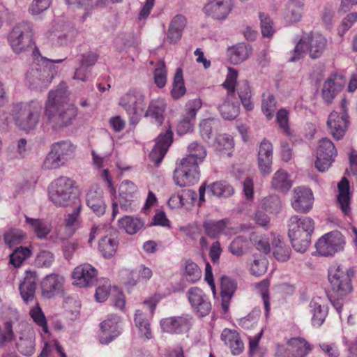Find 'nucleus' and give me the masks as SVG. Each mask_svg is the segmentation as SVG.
I'll use <instances>...</instances> for the list:
<instances>
[{
  "mask_svg": "<svg viewBox=\"0 0 357 357\" xmlns=\"http://www.w3.org/2000/svg\"><path fill=\"white\" fill-rule=\"evenodd\" d=\"M303 3L301 0H289L284 13L286 20L289 22H297L302 16Z\"/></svg>",
  "mask_w": 357,
  "mask_h": 357,
  "instance_id": "37998d69",
  "label": "nucleus"
},
{
  "mask_svg": "<svg viewBox=\"0 0 357 357\" xmlns=\"http://www.w3.org/2000/svg\"><path fill=\"white\" fill-rule=\"evenodd\" d=\"M97 275V269H74L73 284L81 288L90 287L96 281Z\"/></svg>",
  "mask_w": 357,
  "mask_h": 357,
  "instance_id": "c756f323",
  "label": "nucleus"
},
{
  "mask_svg": "<svg viewBox=\"0 0 357 357\" xmlns=\"http://www.w3.org/2000/svg\"><path fill=\"white\" fill-rule=\"evenodd\" d=\"M65 279L59 274H50L41 282L42 296L50 299L63 291Z\"/></svg>",
  "mask_w": 357,
  "mask_h": 357,
  "instance_id": "6ab92c4d",
  "label": "nucleus"
},
{
  "mask_svg": "<svg viewBox=\"0 0 357 357\" xmlns=\"http://www.w3.org/2000/svg\"><path fill=\"white\" fill-rule=\"evenodd\" d=\"M344 85L342 76L331 75L324 82L322 88V98L327 104H331L335 97L339 93Z\"/></svg>",
  "mask_w": 357,
  "mask_h": 357,
  "instance_id": "4be33fe9",
  "label": "nucleus"
},
{
  "mask_svg": "<svg viewBox=\"0 0 357 357\" xmlns=\"http://www.w3.org/2000/svg\"><path fill=\"white\" fill-rule=\"evenodd\" d=\"M328 132L337 140L343 138L348 128V115L347 112L338 113L333 111L326 122Z\"/></svg>",
  "mask_w": 357,
  "mask_h": 357,
  "instance_id": "dca6fc26",
  "label": "nucleus"
},
{
  "mask_svg": "<svg viewBox=\"0 0 357 357\" xmlns=\"http://www.w3.org/2000/svg\"><path fill=\"white\" fill-rule=\"evenodd\" d=\"M313 202V193L310 188L305 187L294 188L291 206L296 212L307 213L312 208Z\"/></svg>",
  "mask_w": 357,
  "mask_h": 357,
  "instance_id": "2eb2a0df",
  "label": "nucleus"
},
{
  "mask_svg": "<svg viewBox=\"0 0 357 357\" xmlns=\"http://www.w3.org/2000/svg\"><path fill=\"white\" fill-rule=\"evenodd\" d=\"M26 237V234L17 228H10L3 234L4 242L10 248H16Z\"/></svg>",
  "mask_w": 357,
  "mask_h": 357,
  "instance_id": "8fccbe9b",
  "label": "nucleus"
},
{
  "mask_svg": "<svg viewBox=\"0 0 357 357\" xmlns=\"http://www.w3.org/2000/svg\"><path fill=\"white\" fill-rule=\"evenodd\" d=\"M310 312L312 314V325L314 327L321 326L328 312V307L326 305L321 303V298H313L309 305Z\"/></svg>",
  "mask_w": 357,
  "mask_h": 357,
  "instance_id": "72a5a7b5",
  "label": "nucleus"
},
{
  "mask_svg": "<svg viewBox=\"0 0 357 357\" xmlns=\"http://www.w3.org/2000/svg\"><path fill=\"white\" fill-rule=\"evenodd\" d=\"M144 222L137 218L126 215L118 220L119 229L124 230L128 234L132 235L139 231Z\"/></svg>",
  "mask_w": 357,
  "mask_h": 357,
  "instance_id": "a18cd8bd",
  "label": "nucleus"
},
{
  "mask_svg": "<svg viewBox=\"0 0 357 357\" xmlns=\"http://www.w3.org/2000/svg\"><path fill=\"white\" fill-rule=\"evenodd\" d=\"M36 272L26 269L23 280L19 284L20 294L25 304H29L36 298Z\"/></svg>",
  "mask_w": 357,
  "mask_h": 357,
  "instance_id": "a211bd4d",
  "label": "nucleus"
},
{
  "mask_svg": "<svg viewBox=\"0 0 357 357\" xmlns=\"http://www.w3.org/2000/svg\"><path fill=\"white\" fill-rule=\"evenodd\" d=\"M237 285L236 280L229 276L222 275L220 278L221 306L225 313L229 311L230 301L237 289Z\"/></svg>",
  "mask_w": 357,
  "mask_h": 357,
  "instance_id": "393cba45",
  "label": "nucleus"
},
{
  "mask_svg": "<svg viewBox=\"0 0 357 357\" xmlns=\"http://www.w3.org/2000/svg\"><path fill=\"white\" fill-rule=\"evenodd\" d=\"M284 357H305L312 350V346L301 337H292L287 342Z\"/></svg>",
  "mask_w": 357,
  "mask_h": 357,
  "instance_id": "a878e982",
  "label": "nucleus"
},
{
  "mask_svg": "<svg viewBox=\"0 0 357 357\" xmlns=\"http://www.w3.org/2000/svg\"><path fill=\"white\" fill-rule=\"evenodd\" d=\"M64 60L65 59H49L40 56L38 63H33L31 68L27 71L26 77L30 84L36 87H46L57 74V69L53 64L60 63Z\"/></svg>",
  "mask_w": 357,
  "mask_h": 357,
  "instance_id": "39448f33",
  "label": "nucleus"
},
{
  "mask_svg": "<svg viewBox=\"0 0 357 357\" xmlns=\"http://www.w3.org/2000/svg\"><path fill=\"white\" fill-rule=\"evenodd\" d=\"M66 83H60L55 90L49 92L45 103V115L52 128L58 130L70 126L77 116V108L68 102Z\"/></svg>",
  "mask_w": 357,
  "mask_h": 357,
  "instance_id": "f257e3e1",
  "label": "nucleus"
},
{
  "mask_svg": "<svg viewBox=\"0 0 357 357\" xmlns=\"http://www.w3.org/2000/svg\"><path fill=\"white\" fill-rule=\"evenodd\" d=\"M166 109V103L163 98L152 100L144 113L146 117H150L151 121L161 126L164 121V113Z\"/></svg>",
  "mask_w": 357,
  "mask_h": 357,
  "instance_id": "473e14b6",
  "label": "nucleus"
},
{
  "mask_svg": "<svg viewBox=\"0 0 357 357\" xmlns=\"http://www.w3.org/2000/svg\"><path fill=\"white\" fill-rule=\"evenodd\" d=\"M52 0H33L29 11L31 15H36L46 10L50 6Z\"/></svg>",
  "mask_w": 357,
  "mask_h": 357,
  "instance_id": "774afa93",
  "label": "nucleus"
},
{
  "mask_svg": "<svg viewBox=\"0 0 357 357\" xmlns=\"http://www.w3.org/2000/svg\"><path fill=\"white\" fill-rule=\"evenodd\" d=\"M288 236L294 250L305 252L311 243L314 222L309 217L292 215L288 220Z\"/></svg>",
  "mask_w": 357,
  "mask_h": 357,
  "instance_id": "20e7f679",
  "label": "nucleus"
},
{
  "mask_svg": "<svg viewBox=\"0 0 357 357\" xmlns=\"http://www.w3.org/2000/svg\"><path fill=\"white\" fill-rule=\"evenodd\" d=\"M188 299L197 314L200 317L208 315L211 311V303L202 289L193 287L187 292Z\"/></svg>",
  "mask_w": 357,
  "mask_h": 357,
  "instance_id": "4468645a",
  "label": "nucleus"
},
{
  "mask_svg": "<svg viewBox=\"0 0 357 357\" xmlns=\"http://www.w3.org/2000/svg\"><path fill=\"white\" fill-rule=\"evenodd\" d=\"M221 340L230 348L233 355H239L243 351L244 344L235 330L225 328L221 333Z\"/></svg>",
  "mask_w": 357,
  "mask_h": 357,
  "instance_id": "2f4dec72",
  "label": "nucleus"
},
{
  "mask_svg": "<svg viewBox=\"0 0 357 357\" xmlns=\"http://www.w3.org/2000/svg\"><path fill=\"white\" fill-rule=\"evenodd\" d=\"M262 206L270 213L277 212L281 208V201L278 196L271 195L263 199Z\"/></svg>",
  "mask_w": 357,
  "mask_h": 357,
  "instance_id": "0e129e2a",
  "label": "nucleus"
},
{
  "mask_svg": "<svg viewBox=\"0 0 357 357\" xmlns=\"http://www.w3.org/2000/svg\"><path fill=\"white\" fill-rule=\"evenodd\" d=\"M236 91L244 108L248 111L252 110L254 104L252 100V91L249 82L245 79L240 81L237 84Z\"/></svg>",
  "mask_w": 357,
  "mask_h": 357,
  "instance_id": "79ce46f5",
  "label": "nucleus"
},
{
  "mask_svg": "<svg viewBox=\"0 0 357 357\" xmlns=\"http://www.w3.org/2000/svg\"><path fill=\"white\" fill-rule=\"evenodd\" d=\"M119 246V241L111 236H102L98 243V250L103 257L109 259L116 252Z\"/></svg>",
  "mask_w": 357,
  "mask_h": 357,
  "instance_id": "a19ab883",
  "label": "nucleus"
},
{
  "mask_svg": "<svg viewBox=\"0 0 357 357\" xmlns=\"http://www.w3.org/2000/svg\"><path fill=\"white\" fill-rule=\"evenodd\" d=\"M188 154L183 158L174 172L175 183L180 187L190 186L199 179V164L206 156L205 147L197 142L188 147Z\"/></svg>",
  "mask_w": 357,
  "mask_h": 357,
  "instance_id": "f03ea898",
  "label": "nucleus"
},
{
  "mask_svg": "<svg viewBox=\"0 0 357 357\" xmlns=\"http://www.w3.org/2000/svg\"><path fill=\"white\" fill-rule=\"evenodd\" d=\"M238 73L236 70L229 68V74L222 86L227 89V93L224 96L227 98H235V91L237 88L236 79Z\"/></svg>",
  "mask_w": 357,
  "mask_h": 357,
  "instance_id": "4d7b16f0",
  "label": "nucleus"
},
{
  "mask_svg": "<svg viewBox=\"0 0 357 357\" xmlns=\"http://www.w3.org/2000/svg\"><path fill=\"white\" fill-rule=\"evenodd\" d=\"M250 241L244 236H238L229 246V251L236 256L244 255L250 248Z\"/></svg>",
  "mask_w": 357,
  "mask_h": 357,
  "instance_id": "864d4df0",
  "label": "nucleus"
},
{
  "mask_svg": "<svg viewBox=\"0 0 357 357\" xmlns=\"http://www.w3.org/2000/svg\"><path fill=\"white\" fill-rule=\"evenodd\" d=\"M163 332L170 334H183L188 332L193 325V317L188 314L161 319L160 322Z\"/></svg>",
  "mask_w": 357,
  "mask_h": 357,
  "instance_id": "f8f14e48",
  "label": "nucleus"
},
{
  "mask_svg": "<svg viewBox=\"0 0 357 357\" xmlns=\"http://www.w3.org/2000/svg\"><path fill=\"white\" fill-rule=\"evenodd\" d=\"M338 195L337 197V203L344 215H348L350 212V194L349 181L343 177L337 184Z\"/></svg>",
  "mask_w": 357,
  "mask_h": 357,
  "instance_id": "e433bc0d",
  "label": "nucleus"
},
{
  "mask_svg": "<svg viewBox=\"0 0 357 357\" xmlns=\"http://www.w3.org/2000/svg\"><path fill=\"white\" fill-rule=\"evenodd\" d=\"M134 323L138 329L140 338L149 340L153 337L150 320L146 313L140 310H135Z\"/></svg>",
  "mask_w": 357,
  "mask_h": 357,
  "instance_id": "c9c22d12",
  "label": "nucleus"
},
{
  "mask_svg": "<svg viewBox=\"0 0 357 357\" xmlns=\"http://www.w3.org/2000/svg\"><path fill=\"white\" fill-rule=\"evenodd\" d=\"M86 203L93 213L102 216L105 213L107 204L100 188L91 187L86 195Z\"/></svg>",
  "mask_w": 357,
  "mask_h": 357,
  "instance_id": "412c9836",
  "label": "nucleus"
},
{
  "mask_svg": "<svg viewBox=\"0 0 357 357\" xmlns=\"http://www.w3.org/2000/svg\"><path fill=\"white\" fill-rule=\"evenodd\" d=\"M307 51L312 59L320 57L326 47V39L320 33H310L305 37Z\"/></svg>",
  "mask_w": 357,
  "mask_h": 357,
  "instance_id": "c85d7f7f",
  "label": "nucleus"
},
{
  "mask_svg": "<svg viewBox=\"0 0 357 357\" xmlns=\"http://www.w3.org/2000/svg\"><path fill=\"white\" fill-rule=\"evenodd\" d=\"M20 318L19 312L17 310L12 312V317L10 318L8 321H6L4 323V331L3 333L1 328H0V335L2 337L3 340L2 346L6 342H10L15 339V336L13 332V326L14 324L18 322Z\"/></svg>",
  "mask_w": 357,
  "mask_h": 357,
  "instance_id": "3c124183",
  "label": "nucleus"
},
{
  "mask_svg": "<svg viewBox=\"0 0 357 357\" xmlns=\"http://www.w3.org/2000/svg\"><path fill=\"white\" fill-rule=\"evenodd\" d=\"M273 255L275 259L281 262L287 261L291 256V248L279 236L272 241Z\"/></svg>",
  "mask_w": 357,
  "mask_h": 357,
  "instance_id": "c03bdc74",
  "label": "nucleus"
},
{
  "mask_svg": "<svg viewBox=\"0 0 357 357\" xmlns=\"http://www.w3.org/2000/svg\"><path fill=\"white\" fill-rule=\"evenodd\" d=\"M269 286L270 280L267 278L264 279L255 284V287L259 291L263 300L265 309V316L266 317H268L271 310Z\"/></svg>",
  "mask_w": 357,
  "mask_h": 357,
  "instance_id": "6e6d98bb",
  "label": "nucleus"
},
{
  "mask_svg": "<svg viewBox=\"0 0 357 357\" xmlns=\"http://www.w3.org/2000/svg\"><path fill=\"white\" fill-rule=\"evenodd\" d=\"M229 222L227 218L219 220H206L203 222L202 227L207 236L212 239H216L222 234L229 235L231 234V229L228 227Z\"/></svg>",
  "mask_w": 357,
  "mask_h": 357,
  "instance_id": "b1692460",
  "label": "nucleus"
},
{
  "mask_svg": "<svg viewBox=\"0 0 357 357\" xmlns=\"http://www.w3.org/2000/svg\"><path fill=\"white\" fill-rule=\"evenodd\" d=\"M82 209V205L79 204L75 206L73 212L68 213L65 218L64 222V232L61 234L62 239L69 238L74 235L77 229L81 225L80 220V212Z\"/></svg>",
  "mask_w": 357,
  "mask_h": 357,
  "instance_id": "7c9ffc66",
  "label": "nucleus"
},
{
  "mask_svg": "<svg viewBox=\"0 0 357 357\" xmlns=\"http://www.w3.org/2000/svg\"><path fill=\"white\" fill-rule=\"evenodd\" d=\"M251 52V47L245 43H239L228 50L230 62L234 65L241 63L245 61Z\"/></svg>",
  "mask_w": 357,
  "mask_h": 357,
  "instance_id": "ea45409f",
  "label": "nucleus"
},
{
  "mask_svg": "<svg viewBox=\"0 0 357 357\" xmlns=\"http://www.w3.org/2000/svg\"><path fill=\"white\" fill-rule=\"evenodd\" d=\"M31 255V251L27 247H16L14 251L10 254L9 263L14 268H19L26 259Z\"/></svg>",
  "mask_w": 357,
  "mask_h": 357,
  "instance_id": "5fc2aeb1",
  "label": "nucleus"
},
{
  "mask_svg": "<svg viewBox=\"0 0 357 357\" xmlns=\"http://www.w3.org/2000/svg\"><path fill=\"white\" fill-rule=\"evenodd\" d=\"M128 278L123 281L126 287H133L138 282H146L153 275L151 269H126Z\"/></svg>",
  "mask_w": 357,
  "mask_h": 357,
  "instance_id": "58836bf2",
  "label": "nucleus"
},
{
  "mask_svg": "<svg viewBox=\"0 0 357 357\" xmlns=\"http://www.w3.org/2000/svg\"><path fill=\"white\" fill-rule=\"evenodd\" d=\"M208 188L209 192L217 197L227 198L234 192L233 187L224 181L213 182L208 186Z\"/></svg>",
  "mask_w": 357,
  "mask_h": 357,
  "instance_id": "de8ad7c7",
  "label": "nucleus"
},
{
  "mask_svg": "<svg viewBox=\"0 0 357 357\" xmlns=\"http://www.w3.org/2000/svg\"><path fill=\"white\" fill-rule=\"evenodd\" d=\"M186 23L187 20L183 15L178 14L174 17L167 33V40L169 43L176 44L181 40Z\"/></svg>",
  "mask_w": 357,
  "mask_h": 357,
  "instance_id": "cd10ccee",
  "label": "nucleus"
},
{
  "mask_svg": "<svg viewBox=\"0 0 357 357\" xmlns=\"http://www.w3.org/2000/svg\"><path fill=\"white\" fill-rule=\"evenodd\" d=\"M231 8V0H208L204 12L213 19L222 20L227 18Z\"/></svg>",
  "mask_w": 357,
  "mask_h": 357,
  "instance_id": "aec40b11",
  "label": "nucleus"
},
{
  "mask_svg": "<svg viewBox=\"0 0 357 357\" xmlns=\"http://www.w3.org/2000/svg\"><path fill=\"white\" fill-rule=\"evenodd\" d=\"M215 123L213 119L203 120L199 124L200 134L202 139L207 142L211 138L213 126Z\"/></svg>",
  "mask_w": 357,
  "mask_h": 357,
  "instance_id": "338daca9",
  "label": "nucleus"
},
{
  "mask_svg": "<svg viewBox=\"0 0 357 357\" xmlns=\"http://www.w3.org/2000/svg\"><path fill=\"white\" fill-rule=\"evenodd\" d=\"M41 108L38 102L33 101L16 104L13 110L15 125L25 132L34 130L39 121Z\"/></svg>",
  "mask_w": 357,
  "mask_h": 357,
  "instance_id": "423d86ee",
  "label": "nucleus"
},
{
  "mask_svg": "<svg viewBox=\"0 0 357 357\" xmlns=\"http://www.w3.org/2000/svg\"><path fill=\"white\" fill-rule=\"evenodd\" d=\"M76 146L70 140H61L54 143L51 151L44 161V167L52 169L63 165L73 158Z\"/></svg>",
  "mask_w": 357,
  "mask_h": 357,
  "instance_id": "9d476101",
  "label": "nucleus"
},
{
  "mask_svg": "<svg viewBox=\"0 0 357 357\" xmlns=\"http://www.w3.org/2000/svg\"><path fill=\"white\" fill-rule=\"evenodd\" d=\"M29 315L33 321L42 328L44 333H48L47 319L38 303L30 310Z\"/></svg>",
  "mask_w": 357,
  "mask_h": 357,
  "instance_id": "bf43d9fd",
  "label": "nucleus"
},
{
  "mask_svg": "<svg viewBox=\"0 0 357 357\" xmlns=\"http://www.w3.org/2000/svg\"><path fill=\"white\" fill-rule=\"evenodd\" d=\"M172 139L173 132L170 128L157 137L155 144L149 153V158L156 165L162 162L172 143Z\"/></svg>",
  "mask_w": 357,
  "mask_h": 357,
  "instance_id": "f3484780",
  "label": "nucleus"
},
{
  "mask_svg": "<svg viewBox=\"0 0 357 357\" xmlns=\"http://www.w3.org/2000/svg\"><path fill=\"white\" fill-rule=\"evenodd\" d=\"M291 181L284 170L279 169L274 174L271 181L273 188L280 192H287L291 188Z\"/></svg>",
  "mask_w": 357,
  "mask_h": 357,
  "instance_id": "49530a36",
  "label": "nucleus"
},
{
  "mask_svg": "<svg viewBox=\"0 0 357 357\" xmlns=\"http://www.w3.org/2000/svg\"><path fill=\"white\" fill-rule=\"evenodd\" d=\"M273 145L266 139L261 142L258 151V165L261 173L268 175L271 172L273 161Z\"/></svg>",
  "mask_w": 357,
  "mask_h": 357,
  "instance_id": "5701e85b",
  "label": "nucleus"
},
{
  "mask_svg": "<svg viewBox=\"0 0 357 357\" xmlns=\"http://www.w3.org/2000/svg\"><path fill=\"white\" fill-rule=\"evenodd\" d=\"M101 333L99 335L100 342L108 344L121 334V330L116 319H107L100 324Z\"/></svg>",
  "mask_w": 357,
  "mask_h": 357,
  "instance_id": "bb28decb",
  "label": "nucleus"
},
{
  "mask_svg": "<svg viewBox=\"0 0 357 357\" xmlns=\"http://www.w3.org/2000/svg\"><path fill=\"white\" fill-rule=\"evenodd\" d=\"M353 275V269H328L331 291L327 293V297L339 314L342 310L344 297L352 291L351 279Z\"/></svg>",
  "mask_w": 357,
  "mask_h": 357,
  "instance_id": "7ed1b4c3",
  "label": "nucleus"
},
{
  "mask_svg": "<svg viewBox=\"0 0 357 357\" xmlns=\"http://www.w3.org/2000/svg\"><path fill=\"white\" fill-rule=\"evenodd\" d=\"M119 105L126 111L130 124L135 125L144 111L146 97L139 90L131 89L120 98Z\"/></svg>",
  "mask_w": 357,
  "mask_h": 357,
  "instance_id": "6e6552de",
  "label": "nucleus"
},
{
  "mask_svg": "<svg viewBox=\"0 0 357 357\" xmlns=\"http://www.w3.org/2000/svg\"><path fill=\"white\" fill-rule=\"evenodd\" d=\"M344 245L343 235L338 231H333L320 238L315 245L320 255L327 257L342 250Z\"/></svg>",
  "mask_w": 357,
  "mask_h": 357,
  "instance_id": "9b49d317",
  "label": "nucleus"
},
{
  "mask_svg": "<svg viewBox=\"0 0 357 357\" xmlns=\"http://www.w3.org/2000/svg\"><path fill=\"white\" fill-rule=\"evenodd\" d=\"M186 92L184 85L183 71L181 68L176 69L173 80V88L171 95L174 99H178L183 96Z\"/></svg>",
  "mask_w": 357,
  "mask_h": 357,
  "instance_id": "603ef678",
  "label": "nucleus"
},
{
  "mask_svg": "<svg viewBox=\"0 0 357 357\" xmlns=\"http://www.w3.org/2000/svg\"><path fill=\"white\" fill-rule=\"evenodd\" d=\"M33 30L30 22L16 24L8 36V41L15 54H20L31 48L33 45Z\"/></svg>",
  "mask_w": 357,
  "mask_h": 357,
  "instance_id": "0eeeda50",
  "label": "nucleus"
},
{
  "mask_svg": "<svg viewBox=\"0 0 357 357\" xmlns=\"http://www.w3.org/2000/svg\"><path fill=\"white\" fill-rule=\"evenodd\" d=\"M259 19L261 21V30L262 36L267 38L272 36L274 33L272 20L268 15L264 13L259 14Z\"/></svg>",
  "mask_w": 357,
  "mask_h": 357,
  "instance_id": "69168bd1",
  "label": "nucleus"
},
{
  "mask_svg": "<svg viewBox=\"0 0 357 357\" xmlns=\"http://www.w3.org/2000/svg\"><path fill=\"white\" fill-rule=\"evenodd\" d=\"M235 98H227L223 96L222 102L218 105V109L222 116L226 120H232L239 114V104L234 101Z\"/></svg>",
  "mask_w": 357,
  "mask_h": 357,
  "instance_id": "4c0bfd02",
  "label": "nucleus"
},
{
  "mask_svg": "<svg viewBox=\"0 0 357 357\" xmlns=\"http://www.w3.org/2000/svg\"><path fill=\"white\" fill-rule=\"evenodd\" d=\"M75 181L67 176H59L54 179L49 188L51 202L57 206H67L70 204Z\"/></svg>",
  "mask_w": 357,
  "mask_h": 357,
  "instance_id": "1a4fd4ad",
  "label": "nucleus"
},
{
  "mask_svg": "<svg viewBox=\"0 0 357 357\" xmlns=\"http://www.w3.org/2000/svg\"><path fill=\"white\" fill-rule=\"evenodd\" d=\"M261 109L268 119L273 117L276 110V101L273 94L263 93Z\"/></svg>",
  "mask_w": 357,
  "mask_h": 357,
  "instance_id": "13d9d810",
  "label": "nucleus"
},
{
  "mask_svg": "<svg viewBox=\"0 0 357 357\" xmlns=\"http://www.w3.org/2000/svg\"><path fill=\"white\" fill-rule=\"evenodd\" d=\"M154 82L160 89L163 88L167 82V70L165 63L160 61L153 72Z\"/></svg>",
  "mask_w": 357,
  "mask_h": 357,
  "instance_id": "052dcab7",
  "label": "nucleus"
},
{
  "mask_svg": "<svg viewBox=\"0 0 357 357\" xmlns=\"http://www.w3.org/2000/svg\"><path fill=\"white\" fill-rule=\"evenodd\" d=\"M336 155L337 150L332 141L328 138H322L317 147L316 167L320 172L326 171L334 162Z\"/></svg>",
  "mask_w": 357,
  "mask_h": 357,
  "instance_id": "ddd939ff",
  "label": "nucleus"
},
{
  "mask_svg": "<svg viewBox=\"0 0 357 357\" xmlns=\"http://www.w3.org/2000/svg\"><path fill=\"white\" fill-rule=\"evenodd\" d=\"M233 137L227 134L219 135L216 137L214 143L215 151L220 154L231 155L230 151L234 149Z\"/></svg>",
  "mask_w": 357,
  "mask_h": 357,
  "instance_id": "09e8293b",
  "label": "nucleus"
},
{
  "mask_svg": "<svg viewBox=\"0 0 357 357\" xmlns=\"http://www.w3.org/2000/svg\"><path fill=\"white\" fill-rule=\"evenodd\" d=\"M202 106V101L199 98L189 100L185 105V114L184 116L195 121L197 112Z\"/></svg>",
  "mask_w": 357,
  "mask_h": 357,
  "instance_id": "e2e57ef3",
  "label": "nucleus"
},
{
  "mask_svg": "<svg viewBox=\"0 0 357 357\" xmlns=\"http://www.w3.org/2000/svg\"><path fill=\"white\" fill-rule=\"evenodd\" d=\"M259 316L260 310H253L246 317L241 318L239 320L238 324L241 328L250 330L257 325Z\"/></svg>",
  "mask_w": 357,
  "mask_h": 357,
  "instance_id": "680f3d73",
  "label": "nucleus"
},
{
  "mask_svg": "<svg viewBox=\"0 0 357 357\" xmlns=\"http://www.w3.org/2000/svg\"><path fill=\"white\" fill-rule=\"evenodd\" d=\"M25 222L36 237L40 240L47 238L52 231L51 224L43 219L32 218L25 215Z\"/></svg>",
  "mask_w": 357,
  "mask_h": 357,
  "instance_id": "f704fd0d",
  "label": "nucleus"
}]
</instances>
